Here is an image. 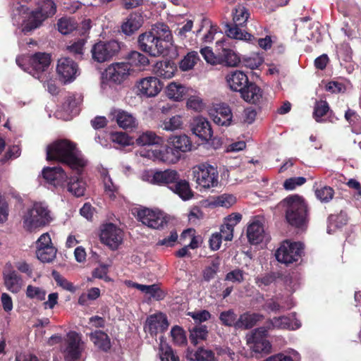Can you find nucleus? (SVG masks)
I'll list each match as a JSON object with an SVG mask.
<instances>
[{
    "instance_id": "0e129e2a",
    "label": "nucleus",
    "mask_w": 361,
    "mask_h": 361,
    "mask_svg": "<svg viewBox=\"0 0 361 361\" xmlns=\"http://www.w3.org/2000/svg\"><path fill=\"white\" fill-rule=\"evenodd\" d=\"M178 239L177 232L175 231H172L170 232V235L168 237H165L162 239H160L157 243V245L162 246L164 247H173Z\"/></svg>"
},
{
    "instance_id": "4be33fe9",
    "label": "nucleus",
    "mask_w": 361,
    "mask_h": 361,
    "mask_svg": "<svg viewBox=\"0 0 361 361\" xmlns=\"http://www.w3.org/2000/svg\"><path fill=\"white\" fill-rule=\"evenodd\" d=\"M137 88L142 94L154 97L160 92L161 84L157 78L147 77L140 80Z\"/></svg>"
},
{
    "instance_id": "4c0bfd02",
    "label": "nucleus",
    "mask_w": 361,
    "mask_h": 361,
    "mask_svg": "<svg viewBox=\"0 0 361 361\" xmlns=\"http://www.w3.org/2000/svg\"><path fill=\"white\" fill-rule=\"evenodd\" d=\"M258 314L244 313L241 314L235 323L236 328L250 329L262 319Z\"/></svg>"
},
{
    "instance_id": "9d476101",
    "label": "nucleus",
    "mask_w": 361,
    "mask_h": 361,
    "mask_svg": "<svg viewBox=\"0 0 361 361\" xmlns=\"http://www.w3.org/2000/svg\"><path fill=\"white\" fill-rule=\"evenodd\" d=\"M139 48L152 56H159L166 52V45L160 42L150 31L139 35L137 39Z\"/></svg>"
},
{
    "instance_id": "338daca9",
    "label": "nucleus",
    "mask_w": 361,
    "mask_h": 361,
    "mask_svg": "<svg viewBox=\"0 0 361 361\" xmlns=\"http://www.w3.org/2000/svg\"><path fill=\"white\" fill-rule=\"evenodd\" d=\"M85 44V41L83 39H78V41L73 42L72 44L67 47V49L72 54L78 56V57H81L83 54L84 45Z\"/></svg>"
},
{
    "instance_id": "b1692460",
    "label": "nucleus",
    "mask_w": 361,
    "mask_h": 361,
    "mask_svg": "<svg viewBox=\"0 0 361 361\" xmlns=\"http://www.w3.org/2000/svg\"><path fill=\"white\" fill-rule=\"evenodd\" d=\"M240 94L242 98L247 102L254 104H259L262 102V90L255 83L248 82Z\"/></svg>"
},
{
    "instance_id": "7c9ffc66",
    "label": "nucleus",
    "mask_w": 361,
    "mask_h": 361,
    "mask_svg": "<svg viewBox=\"0 0 361 361\" xmlns=\"http://www.w3.org/2000/svg\"><path fill=\"white\" fill-rule=\"evenodd\" d=\"M189 89L185 85L172 82L166 87V95L169 98L175 101H180L184 99L186 95H189Z\"/></svg>"
},
{
    "instance_id": "c9c22d12",
    "label": "nucleus",
    "mask_w": 361,
    "mask_h": 361,
    "mask_svg": "<svg viewBox=\"0 0 361 361\" xmlns=\"http://www.w3.org/2000/svg\"><path fill=\"white\" fill-rule=\"evenodd\" d=\"M176 67L170 61L157 62L154 68L155 74L165 79H169L174 75Z\"/></svg>"
},
{
    "instance_id": "72a5a7b5",
    "label": "nucleus",
    "mask_w": 361,
    "mask_h": 361,
    "mask_svg": "<svg viewBox=\"0 0 361 361\" xmlns=\"http://www.w3.org/2000/svg\"><path fill=\"white\" fill-rule=\"evenodd\" d=\"M128 286L138 289L142 293L149 295L157 300H161L164 297V292L156 284L148 286L130 281L128 282Z\"/></svg>"
},
{
    "instance_id": "bf43d9fd",
    "label": "nucleus",
    "mask_w": 361,
    "mask_h": 361,
    "mask_svg": "<svg viewBox=\"0 0 361 361\" xmlns=\"http://www.w3.org/2000/svg\"><path fill=\"white\" fill-rule=\"evenodd\" d=\"M219 319L224 325L228 326L233 325L235 326V323L238 321L236 314L231 310L222 312L219 315Z\"/></svg>"
},
{
    "instance_id": "dca6fc26",
    "label": "nucleus",
    "mask_w": 361,
    "mask_h": 361,
    "mask_svg": "<svg viewBox=\"0 0 361 361\" xmlns=\"http://www.w3.org/2000/svg\"><path fill=\"white\" fill-rule=\"evenodd\" d=\"M57 73L64 82L73 81L78 74V65L69 58H61L58 61Z\"/></svg>"
},
{
    "instance_id": "a878e982",
    "label": "nucleus",
    "mask_w": 361,
    "mask_h": 361,
    "mask_svg": "<svg viewBox=\"0 0 361 361\" xmlns=\"http://www.w3.org/2000/svg\"><path fill=\"white\" fill-rule=\"evenodd\" d=\"M247 236L252 244H259L264 238V230L262 223L259 219H253L247 226Z\"/></svg>"
},
{
    "instance_id": "39448f33",
    "label": "nucleus",
    "mask_w": 361,
    "mask_h": 361,
    "mask_svg": "<svg viewBox=\"0 0 361 361\" xmlns=\"http://www.w3.org/2000/svg\"><path fill=\"white\" fill-rule=\"evenodd\" d=\"M233 24L226 25V32L228 37L243 41H252L254 36L243 30L240 27L244 25L250 16L247 9L242 5L237 6L233 11Z\"/></svg>"
},
{
    "instance_id": "7ed1b4c3",
    "label": "nucleus",
    "mask_w": 361,
    "mask_h": 361,
    "mask_svg": "<svg viewBox=\"0 0 361 361\" xmlns=\"http://www.w3.org/2000/svg\"><path fill=\"white\" fill-rule=\"evenodd\" d=\"M286 207V219L289 224L302 228L308 221L307 207L304 199L299 195H290L283 201Z\"/></svg>"
},
{
    "instance_id": "6ab92c4d",
    "label": "nucleus",
    "mask_w": 361,
    "mask_h": 361,
    "mask_svg": "<svg viewBox=\"0 0 361 361\" xmlns=\"http://www.w3.org/2000/svg\"><path fill=\"white\" fill-rule=\"evenodd\" d=\"M214 122L221 126L231 125L233 118L231 109L224 103L217 104L210 113Z\"/></svg>"
},
{
    "instance_id": "2eb2a0df",
    "label": "nucleus",
    "mask_w": 361,
    "mask_h": 361,
    "mask_svg": "<svg viewBox=\"0 0 361 361\" xmlns=\"http://www.w3.org/2000/svg\"><path fill=\"white\" fill-rule=\"evenodd\" d=\"M137 218L143 224L154 229L162 228L166 224V216L162 212L147 208L140 210Z\"/></svg>"
},
{
    "instance_id": "f704fd0d",
    "label": "nucleus",
    "mask_w": 361,
    "mask_h": 361,
    "mask_svg": "<svg viewBox=\"0 0 361 361\" xmlns=\"http://www.w3.org/2000/svg\"><path fill=\"white\" fill-rule=\"evenodd\" d=\"M90 338L96 347L104 351H107L111 348L110 338L102 331H94L90 333Z\"/></svg>"
},
{
    "instance_id": "cd10ccee",
    "label": "nucleus",
    "mask_w": 361,
    "mask_h": 361,
    "mask_svg": "<svg viewBox=\"0 0 361 361\" xmlns=\"http://www.w3.org/2000/svg\"><path fill=\"white\" fill-rule=\"evenodd\" d=\"M142 16L137 13H130L121 25V31L126 35H131L142 25Z\"/></svg>"
},
{
    "instance_id": "8fccbe9b",
    "label": "nucleus",
    "mask_w": 361,
    "mask_h": 361,
    "mask_svg": "<svg viewBox=\"0 0 361 361\" xmlns=\"http://www.w3.org/2000/svg\"><path fill=\"white\" fill-rule=\"evenodd\" d=\"M102 176L103 177V183L105 193L111 199L114 198L118 191V187L116 185H114V183L112 182L111 178H110L108 172L106 170H104L102 172Z\"/></svg>"
},
{
    "instance_id": "bb28decb",
    "label": "nucleus",
    "mask_w": 361,
    "mask_h": 361,
    "mask_svg": "<svg viewBox=\"0 0 361 361\" xmlns=\"http://www.w3.org/2000/svg\"><path fill=\"white\" fill-rule=\"evenodd\" d=\"M149 31L160 42L165 44L166 49H169L173 45V37L168 25L164 23H157L152 26Z\"/></svg>"
},
{
    "instance_id": "5fc2aeb1",
    "label": "nucleus",
    "mask_w": 361,
    "mask_h": 361,
    "mask_svg": "<svg viewBox=\"0 0 361 361\" xmlns=\"http://www.w3.org/2000/svg\"><path fill=\"white\" fill-rule=\"evenodd\" d=\"M263 57L259 54H253L243 59L245 66L250 69L259 68L263 63Z\"/></svg>"
},
{
    "instance_id": "393cba45",
    "label": "nucleus",
    "mask_w": 361,
    "mask_h": 361,
    "mask_svg": "<svg viewBox=\"0 0 361 361\" xmlns=\"http://www.w3.org/2000/svg\"><path fill=\"white\" fill-rule=\"evenodd\" d=\"M228 87L233 91H241L247 85V76L240 71H235L228 73L226 77Z\"/></svg>"
},
{
    "instance_id": "aec40b11",
    "label": "nucleus",
    "mask_w": 361,
    "mask_h": 361,
    "mask_svg": "<svg viewBox=\"0 0 361 361\" xmlns=\"http://www.w3.org/2000/svg\"><path fill=\"white\" fill-rule=\"evenodd\" d=\"M44 178L54 186L64 187L68 176L61 167H47L42 171Z\"/></svg>"
},
{
    "instance_id": "680f3d73",
    "label": "nucleus",
    "mask_w": 361,
    "mask_h": 361,
    "mask_svg": "<svg viewBox=\"0 0 361 361\" xmlns=\"http://www.w3.org/2000/svg\"><path fill=\"white\" fill-rule=\"evenodd\" d=\"M171 334L175 343L183 345L186 343V336L183 329L178 326L172 328Z\"/></svg>"
},
{
    "instance_id": "3c124183",
    "label": "nucleus",
    "mask_w": 361,
    "mask_h": 361,
    "mask_svg": "<svg viewBox=\"0 0 361 361\" xmlns=\"http://www.w3.org/2000/svg\"><path fill=\"white\" fill-rule=\"evenodd\" d=\"M58 30L63 35H67L73 31L77 26V23L71 18H62L58 23Z\"/></svg>"
},
{
    "instance_id": "5701e85b",
    "label": "nucleus",
    "mask_w": 361,
    "mask_h": 361,
    "mask_svg": "<svg viewBox=\"0 0 361 361\" xmlns=\"http://www.w3.org/2000/svg\"><path fill=\"white\" fill-rule=\"evenodd\" d=\"M168 326L169 323L166 315L162 313H157L147 317L145 329L153 335L159 331H164Z\"/></svg>"
},
{
    "instance_id": "603ef678",
    "label": "nucleus",
    "mask_w": 361,
    "mask_h": 361,
    "mask_svg": "<svg viewBox=\"0 0 361 361\" xmlns=\"http://www.w3.org/2000/svg\"><path fill=\"white\" fill-rule=\"evenodd\" d=\"M235 201L236 198L233 195L229 194H223L216 197L214 199L213 204L215 206L228 208L235 204Z\"/></svg>"
},
{
    "instance_id": "e2e57ef3",
    "label": "nucleus",
    "mask_w": 361,
    "mask_h": 361,
    "mask_svg": "<svg viewBox=\"0 0 361 361\" xmlns=\"http://www.w3.org/2000/svg\"><path fill=\"white\" fill-rule=\"evenodd\" d=\"M196 361H215V356L211 350L200 348L195 353Z\"/></svg>"
},
{
    "instance_id": "6e6d98bb",
    "label": "nucleus",
    "mask_w": 361,
    "mask_h": 361,
    "mask_svg": "<svg viewBox=\"0 0 361 361\" xmlns=\"http://www.w3.org/2000/svg\"><path fill=\"white\" fill-rule=\"evenodd\" d=\"M334 190L329 186H324L315 190L317 197L322 202H329L334 197Z\"/></svg>"
},
{
    "instance_id": "09e8293b",
    "label": "nucleus",
    "mask_w": 361,
    "mask_h": 361,
    "mask_svg": "<svg viewBox=\"0 0 361 361\" xmlns=\"http://www.w3.org/2000/svg\"><path fill=\"white\" fill-rule=\"evenodd\" d=\"M57 250L54 247H47L36 250L37 259L43 263L52 262L56 255Z\"/></svg>"
},
{
    "instance_id": "774afa93",
    "label": "nucleus",
    "mask_w": 361,
    "mask_h": 361,
    "mask_svg": "<svg viewBox=\"0 0 361 361\" xmlns=\"http://www.w3.org/2000/svg\"><path fill=\"white\" fill-rule=\"evenodd\" d=\"M306 182V179L303 177H294L286 179L283 183L286 190H292L297 186H300Z\"/></svg>"
},
{
    "instance_id": "37998d69",
    "label": "nucleus",
    "mask_w": 361,
    "mask_h": 361,
    "mask_svg": "<svg viewBox=\"0 0 361 361\" xmlns=\"http://www.w3.org/2000/svg\"><path fill=\"white\" fill-rule=\"evenodd\" d=\"M199 59V55L197 51H190L180 61L179 67L183 71L191 70L194 68Z\"/></svg>"
},
{
    "instance_id": "0eeeda50",
    "label": "nucleus",
    "mask_w": 361,
    "mask_h": 361,
    "mask_svg": "<svg viewBox=\"0 0 361 361\" xmlns=\"http://www.w3.org/2000/svg\"><path fill=\"white\" fill-rule=\"evenodd\" d=\"M193 179L198 186L209 189L219 184L217 169L207 163H202L192 168Z\"/></svg>"
},
{
    "instance_id": "a19ab883",
    "label": "nucleus",
    "mask_w": 361,
    "mask_h": 361,
    "mask_svg": "<svg viewBox=\"0 0 361 361\" xmlns=\"http://www.w3.org/2000/svg\"><path fill=\"white\" fill-rule=\"evenodd\" d=\"M208 334L207 327L205 325L198 324L190 330V340L194 345L206 339Z\"/></svg>"
},
{
    "instance_id": "e433bc0d",
    "label": "nucleus",
    "mask_w": 361,
    "mask_h": 361,
    "mask_svg": "<svg viewBox=\"0 0 361 361\" xmlns=\"http://www.w3.org/2000/svg\"><path fill=\"white\" fill-rule=\"evenodd\" d=\"M178 173L175 170L167 169L156 171V185H172L178 180Z\"/></svg>"
},
{
    "instance_id": "c85d7f7f",
    "label": "nucleus",
    "mask_w": 361,
    "mask_h": 361,
    "mask_svg": "<svg viewBox=\"0 0 361 361\" xmlns=\"http://www.w3.org/2000/svg\"><path fill=\"white\" fill-rule=\"evenodd\" d=\"M167 142L178 150V153L186 152L192 149V142L186 135H171L169 137Z\"/></svg>"
},
{
    "instance_id": "58836bf2",
    "label": "nucleus",
    "mask_w": 361,
    "mask_h": 361,
    "mask_svg": "<svg viewBox=\"0 0 361 361\" xmlns=\"http://www.w3.org/2000/svg\"><path fill=\"white\" fill-rule=\"evenodd\" d=\"M66 186L68 191L75 197L84 195L86 189L85 183L78 177L71 178Z\"/></svg>"
},
{
    "instance_id": "473e14b6",
    "label": "nucleus",
    "mask_w": 361,
    "mask_h": 361,
    "mask_svg": "<svg viewBox=\"0 0 361 361\" xmlns=\"http://www.w3.org/2000/svg\"><path fill=\"white\" fill-rule=\"evenodd\" d=\"M169 188L183 200H189L192 196L189 183L185 180L180 179L179 177L178 180H176L171 185H169Z\"/></svg>"
},
{
    "instance_id": "f3484780",
    "label": "nucleus",
    "mask_w": 361,
    "mask_h": 361,
    "mask_svg": "<svg viewBox=\"0 0 361 361\" xmlns=\"http://www.w3.org/2000/svg\"><path fill=\"white\" fill-rule=\"evenodd\" d=\"M300 322L296 319L295 314L290 317L281 316L274 317L267 323V331L270 329L295 330L300 327Z\"/></svg>"
},
{
    "instance_id": "20e7f679",
    "label": "nucleus",
    "mask_w": 361,
    "mask_h": 361,
    "mask_svg": "<svg viewBox=\"0 0 361 361\" xmlns=\"http://www.w3.org/2000/svg\"><path fill=\"white\" fill-rule=\"evenodd\" d=\"M53 217L47 206L42 202L35 203L23 216V227L30 232L48 225Z\"/></svg>"
},
{
    "instance_id": "f257e3e1",
    "label": "nucleus",
    "mask_w": 361,
    "mask_h": 361,
    "mask_svg": "<svg viewBox=\"0 0 361 361\" xmlns=\"http://www.w3.org/2000/svg\"><path fill=\"white\" fill-rule=\"evenodd\" d=\"M36 8L28 11L26 6L19 3L13 5L12 19L13 23L22 26L23 32H29L39 27L44 21L56 12V5L53 0H38Z\"/></svg>"
},
{
    "instance_id": "ea45409f",
    "label": "nucleus",
    "mask_w": 361,
    "mask_h": 361,
    "mask_svg": "<svg viewBox=\"0 0 361 361\" xmlns=\"http://www.w3.org/2000/svg\"><path fill=\"white\" fill-rule=\"evenodd\" d=\"M183 118L180 115H175L160 121L159 127L166 131H174L182 128Z\"/></svg>"
},
{
    "instance_id": "052dcab7",
    "label": "nucleus",
    "mask_w": 361,
    "mask_h": 361,
    "mask_svg": "<svg viewBox=\"0 0 361 361\" xmlns=\"http://www.w3.org/2000/svg\"><path fill=\"white\" fill-rule=\"evenodd\" d=\"M110 140L119 146H127L130 144V140L128 135L123 132L113 133L110 135Z\"/></svg>"
},
{
    "instance_id": "a211bd4d",
    "label": "nucleus",
    "mask_w": 361,
    "mask_h": 361,
    "mask_svg": "<svg viewBox=\"0 0 361 361\" xmlns=\"http://www.w3.org/2000/svg\"><path fill=\"white\" fill-rule=\"evenodd\" d=\"M111 114L118 126L125 130H133L138 126V121L135 116L123 109H114Z\"/></svg>"
},
{
    "instance_id": "1a4fd4ad",
    "label": "nucleus",
    "mask_w": 361,
    "mask_h": 361,
    "mask_svg": "<svg viewBox=\"0 0 361 361\" xmlns=\"http://www.w3.org/2000/svg\"><path fill=\"white\" fill-rule=\"evenodd\" d=\"M303 250L304 246L301 243L286 240L277 249L275 256L278 262L289 264L298 261Z\"/></svg>"
},
{
    "instance_id": "79ce46f5",
    "label": "nucleus",
    "mask_w": 361,
    "mask_h": 361,
    "mask_svg": "<svg viewBox=\"0 0 361 361\" xmlns=\"http://www.w3.org/2000/svg\"><path fill=\"white\" fill-rule=\"evenodd\" d=\"M127 59L128 60V63L130 65V68L131 66L145 67L149 63L146 56L137 51H130L127 56Z\"/></svg>"
},
{
    "instance_id": "69168bd1",
    "label": "nucleus",
    "mask_w": 361,
    "mask_h": 361,
    "mask_svg": "<svg viewBox=\"0 0 361 361\" xmlns=\"http://www.w3.org/2000/svg\"><path fill=\"white\" fill-rule=\"evenodd\" d=\"M54 279L59 286L63 288V289L68 290L70 292L74 293L76 290L75 287L73 285L72 283L68 281L65 278L61 276L59 274L54 272L53 273Z\"/></svg>"
},
{
    "instance_id": "a18cd8bd",
    "label": "nucleus",
    "mask_w": 361,
    "mask_h": 361,
    "mask_svg": "<svg viewBox=\"0 0 361 361\" xmlns=\"http://www.w3.org/2000/svg\"><path fill=\"white\" fill-rule=\"evenodd\" d=\"M220 57L223 63L228 66H237L240 62V58L233 50L223 48Z\"/></svg>"
},
{
    "instance_id": "f03ea898",
    "label": "nucleus",
    "mask_w": 361,
    "mask_h": 361,
    "mask_svg": "<svg viewBox=\"0 0 361 361\" xmlns=\"http://www.w3.org/2000/svg\"><path fill=\"white\" fill-rule=\"evenodd\" d=\"M48 160H57L70 166L73 170L80 171L86 164L85 160L78 152L75 145L68 140H60L47 148Z\"/></svg>"
},
{
    "instance_id": "de8ad7c7",
    "label": "nucleus",
    "mask_w": 361,
    "mask_h": 361,
    "mask_svg": "<svg viewBox=\"0 0 361 361\" xmlns=\"http://www.w3.org/2000/svg\"><path fill=\"white\" fill-rule=\"evenodd\" d=\"M159 352L161 361H179L178 357L174 355L171 347L162 338H160Z\"/></svg>"
},
{
    "instance_id": "6e6552de",
    "label": "nucleus",
    "mask_w": 361,
    "mask_h": 361,
    "mask_svg": "<svg viewBox=\"0 0 361 361\" xmlns=\"http://www.w3.org/2000/svg\"><path fill=\"white\" fill-rule=\"evenodd\" d=\"M267 329L262 326L247 334L246 341L251 350L256 354H269L271 345L267 339Z\"/></svg>"
},
{
    "instance_id": "13d9d810",
    "label": "nucleus",
    "mask_w": 361,
    "mask_h": 361,
    "mask_svg": "<svg viewBox=\"0 0 361 361\" xmlns=\"http://www.w3.org/2000/svg\"><path fill=\"white\" fill-rule=\"evenodd\" d=\"M329 107L326 101L317 102L314 109V117L317 122H319L320 118L324 116L329 111Z\"/></svg>"
},
{
    "instance_id": "c756f323",
    "label": "nucleus",
    "mask_w": 361,
    "mask_h": 361,
    "mask_svg": "<svg viewBox=\"0 0 361 361\" xmlns=\"http://www.w3.org/2000/svg\"><path fill=\"white\" fill-rule=\"evenodd\" d=\"M135 142L139 146L161 145L163 144L164 140L154 132L147 130L138 135Z\"/></svg>"
},
{
    "instance_id": "49530a36",
    "label": "nucleus",
    "mask_w": 361,
    "mask_h": 361,
    "mask_svg": "<svg viewBox=\"0 0 361 361\" xmlns=\"http://www.w3.org/2000/svg\"><path fill=\"white\" fill-rule=\"evenodd\" d=\"M141 157H144L152 159L153 161H161L165 163V157L166 156L165 152V146L159 149L153 150H140L139 152Z\"/></svg>"
},
{
    "instance_id": "423d86ee",
    "label": "nucleus",
    "mask_w": 361,
    "mask_h": 361,
    "mask_svg": "<svg viewBox=\"0 0 361 361\" xmlns=\"http://www.w3.org/2000/svg\"><path fill=\"white\" fill-rule=\"evenodd\" d=\"M25 60V57H18L16 63L24 71H28L33 77L43 82L44 78L47 74V71L51 63V56L44 52L35 54L29 59L30 67L27 68L23 67V62Z\"/></svg>"
},
{
    "instance_id": "c03bdc74",
    "label": "nucleus",
    "mask_w": 361,
    "mask_h": 361,
    "mask_svg": "<svg viewBox=\"0 0 361 361\" xmlns=\"http://www.w3.org/2000/svg\"><path fill=\"white\" fill-rule=\"evenodd\" d=\"M61 108L65 111L66 114L64 116H60V118L64 120H69L71 118L72 116L76 115L78 113L75 100L71 97H68L66 99ZM58 116H59V113H58Z\"/></svg>"
},
{
    "instance_id": "2f4dec72",
    "label": "nucleus",
    "mask_w": 361,
    "mask_h": 361,
    "mask_svg": "<svg viewBox=\"0 0 361 361\" xmlns=\"http://www.w3.org/2000/svg\"><path fill=\"white\" fill-rule=\"evenodd\" d=\"M6 287L12 293H18L23 285V280L16 271H9L4 274Z\"/></svg>"
},
{
    "instance_id": "9b49d317",
    "label": "nucleus",
    "mask_w": 361,
    "mask_h": 361,
    "mask_svg": "<svg viewBox=\"0 0 361 361\" xmlns=\"http://www.w3.org/2000/svg\"><path fill=\"white\" fill-rule=\"evenodd\" d=\"M84 350L82 336L75 332L70 331L66 335L63 353L66 361H78Z\"/></svg>"
},
{
    "instance_id": "4d7b16f0",
    "label": "nucleus",
    "mask_w": 361,
    "mask_h": 361,
    "mask_svg": "<svg viewBox=\"0 0 361 361\" xmlns=\"http://www.w3.org/2000/svg\"><path fill=\"white\" fill-rule=\"evenodd\" d=\"M165 152L166 154L165 163L166 164H176L180 158V153H178V150L174 149L168 143L165 145Z\"/></svg>"
},
{
    "instance_id": "4468645a",
    "label": "nucleus",
    "mask_w": 361,
    "mask_h": 361,
    "mask_svg": "<svg viewBox=\"0 0 361 361\" xmlns=\"http://www.w3.org/2000/svg\"><path fill=\"white\" fill-rule=\"evenodd\" d=\"M131 68L126 62H117L111 63L106 69V78L115 84H121L128 79Z\"/></svg>"
},
{
    "instance_id": "412c9836",
    "label": "nucleus",
    "mask_w": 361,
    "mask_h": 361,
    "mask_svg": "<svg viewBox=\"0 0 361 361\" xmlns=\"http://www.w3.org/2000/svg\"><path fill=\"white\" fill-rule=\"evenodd\" d=\"M192 133L202 140H209L213 133L209 122L202 116L196 117L191 124Z\"/></svg>"
},
{
    "instance_id": "ddd939ff",
    "label": "nucleus",
    "mask_w": 361,
    "mask_h": 361,
    "mask_svg": "<svg viewBox=\"0 0 361 361\" xmlns=\"http://www.w3.org/2000/svg\"><path fill=\"white\" fill-rule=\"evenodd\" d=\"M99 238L103 244L115 250L123 242V232L115 224L108 223L101 226Z\"/></svg>"
},
{
    "instance_id": "864d4df0",
    "label": "nucleus",
    "mask_w": 361,
    "mask_h": 361,
    "mask_svg": "<svg viewBox=\"0 0 361 361\" xmlns=\"http://www.w3.org/2000/svg\"><path fill=\"white\" fill-rule=\"evenodd\" d=\"M46 294V291L39 287H36L31 285H29L27 287L26 295L30 299L42 301L45 300Z\"/></svg>"
},
{
    "instance_id": "f8f14e48",
    "label": "nucleus",
    "mask_w": 361,
    "mask_h": 361,
    "mask_svg": "<svg viewBox=\"0 0 361 361\" xmlns=\"http://www.w3.org/2000/svg\"><path fill=\"white\" fill-rule=\"evenodd\" d=\"M121 48V43L116 40L99 42L91 50L92 58L99 63L106 61L118 54Z\"/></svg>"
}]
</instances>
